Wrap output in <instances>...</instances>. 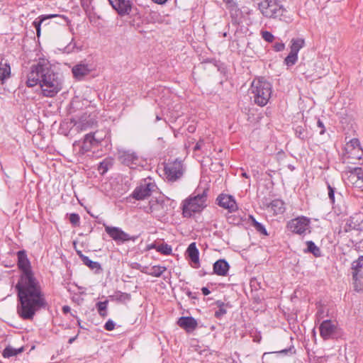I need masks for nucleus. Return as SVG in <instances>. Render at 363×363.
<instances>
[{"instance_id":"c756f323","label":"nucleus","mask_w":363,"mask_h":363,"mask_svg":"<svg viewBox=\"0 0 363 363\" xmlns=\"http://www.w3.org/2000/svg\"><path fill=\"white\" fill-rule=\"evenodd\" d=\"M215 304L217 306V307L218 308V310H217L216 312H215V314H214V316L218 318V319H220L225 314H226L227 313V311H226V306H228V304H225L224 302H223L222 301L220 300H218L216 301Z\"/></svg>"},{"instance_id":"5701e85b","label":"nucleus","mask_w":363,"mask_h":363,"mask_svg":"<svg viewBox=\"0 0 363 363\" xmlns=\"http://www.w3.org/2000/svg\"><path fill=\"white\" fill-rule=\"evenodd\" d=\"M268 211H272L274 215L281 214L285 211V203L281 199H274L267 205Z\"/></svg>"},{"instance_id":"69168bd1","label":"nucleus","mask_w":363,"mask_h":363,"mask_svg":"<svg viewBox=\"0 0 363 363\" xmlns=\"http://www.w3.org/2000/svg\"><path fill=\"white\" fill-rule=\"evenodd\" d=\"M269 354V352H264V353L263 354V355H262V360L264 359V357H265L267 354Z\"/></svg>"},{"instance_id":"3c124183","label":"nucleus","mask_w":363,"mask_h":363,"mask_svg":"<svg viewBox=\"0 0 363 363\" xmlns=\"http://www.w3.org/2000/svg\"><path fill=\"white\" fill-rule=\"evenodd\" d=\"M204 144V140L203 139H200L197 143L195 145L194 147V151H197V150H199L202 145Z\"/></svg>"},{"instance_id":"4be33fe9","label":"nucleus","mask_w":363,"mask_h":363,"mask_svg":"<svg viewBox=\"0 0 363 363\" xmlns=\"http://www.w3.org/2000/svg\"><path fill=\"white\" fill-rule=\"evenodd\" d=\"M72 72L75 79L81 80L91 72V69L88 65L80 63L72 67Z\"/></svg>"},{"instance_id":"6ab92c4d","label":"nucleus","mask_w":363,"mask_h":363,"mask_svg":"<svg viewBox=\"0 0 363 363\" xmlns=\"http://www.w3.org/2000/svg\"><path fill=\"white\" fill-rule=\"evenodd\" d=\"M230 269L228 262L224 259L217 260L213 266V272L218 276L225 277L228 274Z\"/></svg>"},{"instance_id":"0e129e2a","label":"nucleus","mask_w":363,"mask_h":363,"mask_svg":"<svg viewBox=\"0 0 363 363\" xmlns=\"http://www.w3.org/2000/svg\"><path fill=\"white\" fill-rule=\"evenodd\" d=\"M199 273H200V275H201V276H204V275H206V274H208V272H203V270H201V271L199 272Z\"/></svg>"},{"instance_id":"f3484780","label":"nucleus","mask_w":363,"mask_h":363,"mask_svg":"<svg viewBox=\"0 0 363 363\" xmlns=\"http://www.w3.org/2000/svg\"><path fill=\"white\" fill-rule=\"evenodd\" d=\"M101 142V137H96L95 135H91V134H86L84 136V139L81 147V151L82 153L89 152L91 150L92 147L98 146Z\"/></svg>"},{"instance_id":"f704fd0d","label":"nucleus","mask_w":363,"mask_h":363,"mask_svg":"<svg viewBox=\"0 0 363 363\" xmlns=\"http://www.w3.org/2000/svg\"><path fill=\"white\" fill-rule=\"evenodd\" d=\"M298 61V54L291 52L284 59V64L288 67L294 65Z\"/></svg>"},{"instance_id":"423d86ee","label":"nucleus","mask_w":363,"mask_h":363,"mask_svg":"<svg viewBox=\"0 0 363 363\" xmlns=\"http://www.w3.org/2000/svg\"><path fill=\"white\" fill-rule=\"evenodd\" d=\"M261 13L267 18H277L283 16L286 9L278 1L274 0H264L258 4Z\"/></svg>"},{"instance_id":"e2e57ef3","label":"nucleus","mask_w":363,"mask_h":363,"mask_svg":"<svg viewBox=\"0 0 363 363\" xmlns=\"http://www.w3.org/2000/svg\"><path fill=\"white\" fill-rule=\"evenodd\" d=\"M194 130H195V128H194V126L190 125V126H189V128H188V130H189V132H190V133H193V132L194 131Z\"/></svg>"},{"instance_id":"6e6552de","label":"nucleus","mask_w":363,"mask_h":363,"mask_svg":"<svg viewBox=\"0 0 363 363\" xmlns=\"http://www.w3.org/2000/svg\"><path fill=\"white\" fill-rule=\"evenodd\" d=\"M169 199H151L143 210L147 213H151L155 218L164 217L169 211Z\"/></svg>"},{"instance_id":"de8ad7c7","label":"nucleus","mask_w":363,"mask_h":363,"mask_svg":"<svg viewBox=\"0 0 363 363\" xmlns=\"http://www.w3.org/2000/svg\"><path fill=\"white\" fill-rule=\"evenodd\" d=\"M115 328V323L112 320H108L104 325V329L108 331H112Z\"/></svg>"},{"instance_id":"cd10ccee","label":"nucleus","mask_w":363,"mask_h":363,"mask_svg":"<svg viewBox=\"0 0 363 363\" xmlns=\"http://www.w3.org/2000/svg\"><path fill=\"white\" fill-rule=\"evenodd\" d=\"M305 45V40L303 38H292L291 40V52L298 53L299 50Z\"/></svg>"},{"instance_id":"49530a36","label":"nucleus","mask_w":363,"mask_h":363,"mask_svg":"<svg viewBox=\"0 0 363 363\" xmlns=\"http://www.w3.org/2000/svg\"><path fill=\"white\" fill-rule=\"evenodd\" d=\"M273 48L276 52H281L284 50L285 45L281 41L276 42L273 45Z\"/></svg>"},{"instance_id":"6e6d98bb","label":"nucleus","mask_w":363,"mask_h":363,"mask_svg":"<svg viewBox=\"0 0 363 363\" xmlns=\"http://www.w3.org/2000/svg\"><path fill=\"white\" fill-rule=\"evenodd\" d=\"M291 350V347H289V349H284V350H280V351L276 352V353L287 354H288V352H289Z\"/></svg>"},{"instance_id":"c03bdc74","label":"nucleus","mask_w":363,"mask_h":363,"mask_svg":"<svg viewBox=\"0 0 363 363\" xmlns=\"http://www.w3.org/2000/svg\"><path fill=\"white\" fill-rule=\"evenodd\" d=\"M253 228L260 234L264 235H267V231L265 228V227L259 222H257L255 223V225L253 226Z\"/></svg>"},{"instance_id":"2eb2a0df","label":"nucleus","mask_w":363,"mask_h":363,"mask_svg":"<svg viewBox=\"0 0 363 363\" xmlns=\"http://www.w3.org/2000/svg\"><path fill=\"white\" fill-rule=\"evenodd\" d=\"M352 230H363V213H354L347 220L344 227L345 232H350Z\"/></svg>"},{"instance_id":"a211bd4d","label":"nucleus","mask_w":363,"mask_h":363,"mask_svg":"<svg viewBox=\"0 0 363 363\" xmlns=\"http://www.w3.org/2000/svg\"><path fill=\"white\" fill-rule=\"evenodd\" d=\"M17 265L21 273L33 272L26 250H19L17 252Z\"/></svg>"},{"instance_id":"5fc2aeb1","label":"nucleus","mask_w":363,"mask_h":363,"mask_svg":"<svg viewBox=\"0 0 363 363\" xmlns=\"http://www.w3.org/2000/svg\"><path fill=\"white\" fill-rule=\"evenodd\" d=\"M201 291L204 296H207L211 293L210 290L207 287L201 288Z\"/></svg>"},{"instance_id":"f03ea898","label":"nucleus","mask_w":363,"mask_h":363,"mask_svg":"<svg viewBox=\"0 0 363 363\" xmlns=\"http://www.w3.org/2000/svg\"><path fill=\"white\" fill-rule=\"evenodd\" d=\"M26 83L28 87L39 84L42 94L45 97H54L62 89V78L54 72L50 62L45 59H40L30 67Z\"/></svg>"},{"instance_id":"a878e982","label":"nucleus","mask_w":363,"mask_h":363,"mask_svg":"<svg viewBox=\"0 0 363 363\" xmlns=\"http://www.w3.org/2000/svg\"><path fill=\"white\" fill-rule=\"evenodd\" d=\"M167 267L161 265L152 266L148 270H142L141 272L154 277H160L165 271Z\"/></svg>"},{"instance_id":"0eeeda50","label":"nucleus","mask_w":363,"mask_h":363,"mask_svg":"<svg viewBox=\"0 0 363 363\" xmlns=\"http://www.w3.org/2000/svg\"><path fill=\"white\" fill-rule=\"evenodd\" d=\"M286 228L294 234L305 235L311 232V219L306 216H298L287 222Z\"/></svg>"},{"instance_id":"ddd939ff","label":"nucleus","mask_w":363,"mask_h":363,"mask_svg":"<svg viewBox=\"0 0 363 363\" xmlns=\"http://www.w3.org/2000/svg\"><path fill=\"white\" fill-rule=\"evenodd\" d=\"M108 2L118 15L121 17L130 15L134 9L133 3L130 0H108ZM135 10L137 9L135 8Z\"/></svg>"},{"instance_id":"2f4dec72","label":"nucleus","mask_w":363,"mask_h":363,"mask_svg":"<svg viewBox=\"0 0 363 363\" xmlns=\"http://www.w3.org/2000/svg\"><path fill=\"white\" fill-rule=\"evenodd\" d=\"M112 165V160L111 159L106 158L99 164L98 171L101 174H104Z\"/></svg>"},{"instance_id":"20e7f679","label":"nucleus","mask_w":363,"mask_h":363,"mask_svg":"<svg viewBox=\"0 0 363 363\" xmlns=\"http://www.w3.org/2000/svg\"><path fill=\"white\" fill-rule=\"evenodd\" d=\"M207 191L208 189H205L201 192H195L183 201L182 215L184 218H190L206 208Z\"/></svg>"},{"instance_id":"58836bf2","label":"nucleus","mask_w":363,"mask_h":363,"mask_svg":"<svg viewBox=\"0 0 363 363\" xmlns=\"http://www.w3.org/2000/svg\"><path fill=\"white\" fill-rule=\"evenodd\" d=\"M362 147L360 142L357 138H352L346 143L345 150H352L355 148Z\"/></svg>"},{"instance_id":"b1692460","label":"nucleus","mask_w":363,"mask_h":363,"mask_svg":"<svg viewBox=\"0 0 363 363\" xmlns=\"http://www.w3.org/2000/svg\"><path fill=\"white\" fill-rule=\"evenodd\" d=\"M77 254L83 264L89 267L91 269H95L96 272H99L101 270V264L98 262L91 260L87 256L83 255L81 251H78Z\"/></svg>"},{"instance_id":"774afa93","label":"nucleus","mask_w":363,"mask_h":363,"mask_svg":"<svg viewBox=\"0 0 363 363\" xmlns=\"http://www.w3.org/2000/svg\"><path fill=\"white\" fill-rule=\"evenodd\" d=\"M77 323H78V325H79L81 328H82V327L81 326V320H80L79 319V320H77Z\"/></svg>"},{"instance_id":"338daca9","label":"nucleus","mask_w":363,"mask_h":363,"mask_svg":"<svg viewBox=\"0 0 363 363\" xmlns=\"http://www.w3.org/2000/svg\"><path fill=\"white\" fill-rule=\"evenodd\" d=\"M161 119H162V118H161L160 116H156V121H160Z\"/></svg>"},{"instance_id":"1a4fd4ad","label":"nucleus","mask_w":363,"mask_h":363,"mask_svg":"<svg viewBox=\"0 0 363 363\" xmlns=\"http://www.w3.org/2000/svg\"><path fill=\"white\" fill-rule=\"evenodd\" d=\"M105 232L117 244L122 245L130 241L135 242L138 235H130L121 228L104 224Z\"/></svg>"},{"instance_id":"f257e3e1","label":"nucleus","mask_w":363,"mask_h":363,"mask_svg":"<svg viewBox=\"0 0 363 363\" xmlns=\"http://www.w3.org/2000/svg\"><path fill=\"white\" fill-rule=\"evenodd\" d=\"M16 289L20 302L17 313L23 320H32L37 311L47 306L40 284L33 272L21 273Z\"/></svg>"},{"instance_id":"a18cd8bd","label":"nucleus","mask_w":363,"mask_h":363,"mask_svg":"<svg viewBox=\"0 0 363 363\" xmlns=\"http://www.w3.org/2000/svg\"><path fill=\"white\" fill-rule=\"evenodd\" d=\"M327 186L328 189V197L331 203H334L335 189L328 182H327Z\"/></svg>"},{"instance_id":"e433bc0d","label":"nucleus","mask_w":363,"mask_h":363,"mask_svg":"<svg viewBox=\"0 0 363 363\" xmlns=\"http://www.w3.org/2000/svg\"><path fill=\"white\" fill-rule=\"evenodd\" d=\"M114 297L116 301L121 302L128 301L131 298L130 294L121 291H116L114 294Z\"/></svg>"},{"instance_id":"603ef678","label":"nucleus","mask_w":363,"mask_h":363,"mask_svg":"<svg viewBox=\"0 0 363 363\" xmlns=\"http://www.w3.org/2000/svg\"><path fill=\"white\" fill-rule=\"evenodd\" d=\"M249 221L252 227L258 222L252 216H249Z\"/></svg>"},{"instance_id":"680f3d73","label":"nucleus","mask_w":363,"mask_h":363,"mask_svg":"<svg viewBox=\"0 0 363 363\" xmlns=\"http://www.w3.org/2000/svg\"><path fill=\"white\" fill-rule=\"evenodd\" d=\"M241 176L246 178V179H249L250 178V176L245 172H242V174H241Z\"/></svg>"},{"instance_id":"412c9836","label":"nucleus","mask_w":363,"mask_h":363,"mask_svg":"<svg viewBox=\"0 0 363 363\" xmlns=\"http://www.w3.org/2000/svg\"><path fill=\"white\" fill-rule=\"evenodd\" d=\"M11 77V68L7 60L2 59L0 62V85H4Z\"/></svg>"},{"instance_id":"dca6fc26","label":"nucleus","mask_w":363,"mask_h":363,"mask_svg":"<svg viewBox=\"0 0 363 363\" xmlns=\"http://www.w3.org/2000/svg\"><path fill=\"white\" fill-rule=\"evenodd\" d=\"M177 325L187 333L194 331L198 326L197 320L191 316H182L177 320Z\"/></svg>"},{"instance_id":"8fccbe9b","label":"nucleus","mask_w":363,"mask_h":363,"mask_svg":"<svg viewBox=\"0 0 363 363\" xmlns=\"http://www.w3.org/2000/svg\"><path fill=\"white\" fill-rule=\"evenodd\" d=\"M317 126L318 128H320V135H323L325 132V126H324V124L323 123V121L320 120V119H318V121H317Z\"/></svg>"},{"instance_id":"864d4df0","label":"nucleus","mask_w":363,"mask_h":363,"mask_svg":"<svg viewBox=\"0 0 363 363\" xmlns=\"http://www.w3.org/2000/svg\"><path fill=\"white\" fill-rule=\"evenodd\" d=\"M186 294L190 298H192V299L196 298V296L189 289L186 290Z\"/></svg>"},{"instance_id":"72a5a7b5","label":"nucleus","mask_w":363,"mask_h":363,"mask_svg":"<svg viewBox=\"0 0 363 363\" xmlns=\"http://www.w3.org/2000/svg\"><path fill=\"white\" fill-rule=\"evenodd\" d=\"M151 248H155L157 252H159L164 255H170L172 251V247L165 243L161 244L158 246H156L155 245H152L151 246Z\"/></svg>"},{"instance_id":"aec40b11","label":"nucleus","mask_w":363,"mask_h":363,"mask_svg":"<svg viewBox=\"0 0 363 363\" xmlns=\"http://www.w3.org/2000/svg\"><path fill=\"white\" fill-rule=\"evenodd\" d=\"M227 4H230V13L231 17V22L233 25H239L241 23L242 11L238 8L235 3L230 0H224Z\"/></svg>"},{"instance_id":"c9c22d12","label":"nucleus","mask_w":363,"mask_h":363,"mask_svg":"<svg viewBox=\"0 0 363 363\" xmlns=\"http://www.w3.org/2000/svg\"><path fill=\"white\" fill-rule=\"evenodd\" d=\"M108 301H99L96 303V308L99 312V314L102 317H106L107 315L106 308L108 306Z\"/></svg>"},{"instance_id":"39448f33","label":"nucleus","mask_w":363,"mask_h":363,"mask_svg":"<svg viewBox=\"0 0 363 363\" xmlns=\"http://www.w3.org/2000/svg\"><path fill=\"white\" fill-rule=\"evenodd\" d=\"M164 174L169 182H174L180 179L185 172L184 161L179 158L168 160L163 163Z\"/></svg>"},{"instance_id":"c85d7f7f","label":"nucleus","mask_w":363,"mask_h":363,"mask_svg":"<svg viewBox=\"0 0 363 363\" xmlns=\"http://www.w3.org/2000/svg\"><path fill=\"white\" fill-rule=\"evenodd\" d=\"M307 249L304 250L305 252H310L315 257H320L321 255L320 249L314 243V242L309 240L306 242Z\"/></svg>"},{"instance_id":"7ed1b4c3","label":"nucleus","mask_w":363,"mask_h":363,"mask_svg":"<svg viewBox=\"0 0 363 363\" xmlns=\"http://www.w3.org/2000/svg\"><path fill=\"white\" fill-rule=\"evenodd\" d=\"M250 90L255 104L264 106L271 98L272 86L269 82L261 78L252 81Z\"/></svg>"},{"instance_id":"4d7b16f0","label":"nucleus","mask_w":363,"mask_h":363,"mask_svg":"<svg viewBox=\"0 0 363 363\" xmlns=\"http://www.w3.org/2000/svg\"><path fill=\"white\" fill-rule=\"evenodd\" d=\"M62 310L63 313L66 314L70 311V307L69 306H64Z\"/></svg>"},{"instance_id":"37998d69","label":"nucleus","mask_w":363,"mask_h":363,"mask_svg":"<svg viewBox=\"0 0 363 363\" xmlns=\"http://www.w3.org/2000/svg\"><path fill=\"white\" fill-rule=\"evenodd\" d=\"M261 35L262 38L268 43H272L274 39L273 34L267 30L262 31Z\"/></svg>"},{"instance_id":"393cba45","label":"nucleus","mask_w":363,"mask_h":363,"mask_svg":"<svg viewBox=\"0 0 363 363\" xmlns=\"http://www.w3.org/2000/svg\"><path fill=\"white\" fill-rule=\"evenodd\" d=\"M186 253L192 262H199V252L195 242H192L189 245Z\"/></svg>"},{"instance_id":"473e14b6","label":"nucleus","mask_w":363,"mask_h":363,"mask_svg":"<svg viewBox=\"0 0 363 363\" xmlns=\"http://www.w3.org/2000/svg\"><path fill=\"white\" fill-rule=\"evenodd\" d=\"M347 157L351 159L361 160L363 157V150L362 147L355 148L352 150H346Z\"/></svg>"},{"instance_id":"9d476101","label":"nucleus","mask_w":363,"mask_h":363,"mask_svg":"<svg viewBox=\"0 0 363 363\" xmlns=\"http://www.w3.org/2000/svg\"><path fill=\"white\" fill-rule=\"evenodd\" d=\"M157 186L152 179L147 177L140 183L136 186L134 191L131 194V196L135 200H144L146 198L150 196L151 194L155 191Z\"/></svg>"},{"instance_id":"a19ab883","label":"nucleus","mask_w":363,"mask_h":363,"mask_svg":"<svg viewBox=\"0 0 363 363\" xmlns=\"http://www.w3.org/2000/svg\"><path fill=\"white\" fill-rule=\"evenodd\" d=\"M69 220L73 227H79L80 225V216L78 213H70L69 215Z\"/></svg>"},{"instance_id":"ea45409f","label":"nucleus","mask_w":363,"mask_h":363,"mask_svg":"<svg viewBox=\"0 0 363 363\" xmlns=\"http://www.w3.org/2000/svg\"><path fill=\"white\" fill-rule=\"evenodd\" d=\"M348 172L354 176H356L358 180H362L363 182V169L362 167H349Z\"/></svg>"},{"instance_id":"f8f14e48","label":"nucleus","mask_w":363,"mask_h":363,"mask_svg":"<svg viewBox=\"0 0 363 363\" xmlns=\"http://www.w3.org/2000/svg\"><path fill=\"white\" fill-rule=\"evenodd\" d=\"M118 155V160L130 169H136L140 164L139 157L133 151L119 150Z\"/></svg>"},{"instance_id":"4468645a","label":"nucleus","mask_w":363,"mask_h":363,"mask_svg":"<svg viewBox=\"0 0 363 363\" xmlns=\"http://www.w3.org/2000/svg\"><path fill=\"white\" fill-rule=\"evenodd\" d=\"M216 203L220 207L226 209L228 213H235L239 209L234 196L230 194H219L216 199Z\"/></svg>"},{"instance_id":"052dcab7","label":"nucleus","mask_w":363,"mask_h":363,"mask_svg":"<svg viewBox=\"0 0 363 363\" xmlns=\"http://www.w3.org/2000/svg\"><path fill=\"white\" fill-rule=\"evenodd\" d=\"M154 3L157 4H164L167 0H152Z\"/></svg>"},{"instance_id":"79ce46f5","label":"nucleus","mask_w":363,"mask_h":363,"mask_svg":"<svg viewBox=\"0 0 363 363\" xmlns=\"http://www.w3.org/2000/svg\"><path fill=\"white\" fill-rule=\"evenodd\" d=\"M363 265V256L361 255L358 257L357 259L354 260L352 263V269L354 271L359 272L360 269Z\"/></svg>"},{"instance_id":"bf43d9fd","label":"nucleus","mask_w":363,"mask_h":363,"mask_svg":"<svg viewBox=\"0 0 363 363\" xmlns=\"http://www.w3.org/2000/svg\"><path fill=\"white\" fill-rule=\"evenodd\" d=\"M77 337H78V334L77 335H75L74 337H70L68 340V343L69 344L73 343L77 340Z\"/></svg>"},{"instance_id":"09e8293b","label":"nucleus","mask_w":363,"mask_h":363,"mask_svg":"<svg viewBox=\"0 0 363 363\" xmlns=\"http://www.w3.org/2000/svg\"><path fill=\"white\" fill-rule=\"evenodd\" d=\"M90 134H91V135H95L96 137H101L103 141L104 139L106 138L107 132L104 130H97L94 133H91Z\"/></svg>"},{"instance_id":"13d9d810","label":"nucleus","mask_w":363,"mask_h":363,"mask_svg":"<svg viewBox=\"0 0 363 363\" xmlns=\"http://www.w3.org/2000/svg\"><path fill=\"white\" fill-rule=\"evenodd\" d=\"M358 272H359L354 271L353 273H352V278L355 281V282L358 279Z\"/></svg>"},{"instance_id":"bb28decb","label":"nucleus","mask_w":363,"mask_h":363,"mask_svg":"<svg viewBox=\"0 0 363 363\" xmlns=\"http://www.w3.org/2000/svg\"><path fill=\"white\" fill-rule=\"evenodd\" d=\"M57 16L56 14H50V15H41L38 16L33 22V25L36 29L37 35L39 37L40 35V26L41 24L48 19L55 18Z\"/></svg>"},{"instance_id":"7c9ffc66","label":"nucleus","mask_w":363,"mask_h":363,"mask_svg":"<svg viewBox=\"0 0 363 363\" xmlns=\"http://www.w3.org/2000/svg\"><path fill=\"white\" fill-rule=\"evenodd\" d=\"M295 135L297 138L302 140H306L308 138V133L305 126L297 125L294 128Z\"/></svg>"},{"instance_id":"9b49d317","label":"nucleus","mask_w":363,"mask_h":363,"mask_svg":"<svg viewBox=\"0 0 363 363\" xmlns=\"http://www.w3.org/2000/svg\"><path fill=\"white\" fill-rule=\"evenodd\" d=\"M339 330L335 320H325L319 326L320 335L324 340L336 338L340 333Z\"/></svg>"},{"instance_id":"4c0bfd02","label":"nucleus","mask_w":363,"mask_h":363,"mask_svg":"<svg viewBox=\"0 0 363 363\" xmlns=\"http://www.w3.org/2000/svg\"><path fill=\"white\" fill-rule=\"evenodd\" d=\"M23 350V348H21L19 350H16L15 348H13L11 347H6L3 352V355L4 357H10L16 355L19 352H21Z\"/></svg>"}]
</instances>
